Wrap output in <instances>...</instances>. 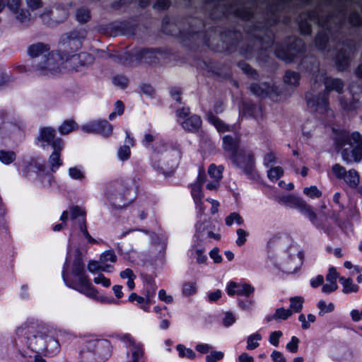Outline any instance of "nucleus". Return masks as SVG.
<instances>
[{"mask_svg": "<svg viewBox=\"0 0 362 362\" xmlns=\"http://www.w3.org/2000/svg\"><path fill=\"white\" fill-rule=\"evenodd\" d=\"M93 57L90 54L82 52L77 55H72L65 63L63 57L58 52H51L44 55L40 61L33 65V71L37 75L41 76H51L62 72L66 68L78 70L80 66L90 64Z\"/></svg>", "mask_w": 362, "mask_h": 362, "instance_id": "nucleus-1", "label": "nucleus"}, {"mask_svg": "<svg viewBox=\"0 0 362 362\" xmlns=\"http://www.w3.org/2000/svg\"><path fill=\"white\" fill-rule=\"evenodd\" d=\"M49 330L37 322H26L17 329L18 337L28 339L29 347L35 351H46L54 354L59 351V342L49 335Z\"/></svg>", "mask_w": 362, "mask_h": 362, "instance_id": "nucleus-2", "label": "nucleus"}, {"mask_svg": "<svg viewBox=\"0 0 362 362\" xmlns=\"http://www.w3.org/2000/svg\"><path fill=\"white\" fill-rule=\"evenodd\" d=\"M70 257H67L62 271V277L66 284L87 297L100 301L101 303L111 302L107 297L100 296L98 291L89 282L88 276L85 274L84 265L81 257L78 255L72 264V278L69 279L67 270L69 267Z\"/></svg>", "mask_w": 362, "mask_h": 362, "instance_id": "nucleus-3", "label": "nucleus"}, {"mask_svg": "<svg viewBox=\"0 0 362 362\" xmlns=\"http://www.w3.org/2000/svg\"><path fill=\"white\" fill-rule=\"evenodd\" d=\"M312 71L315 83L322 82L325 84L326 92L316 98H308V105L313 111L325 113L328 110V93L335 90L338 93H341L344 84L339 78L327 77L324 71L319 70L317 64L313 66Z\"/></svg>", "mask_w": 362, "mask_h": 362, "instance_id": "nucleus-4", "label": "nucleus"}, {"mask_svg": "<svg viewBox=\"0 0 362 362\" xmlns=\"http://www.w3.org/2000/svg\"><path fill=\"white\" fill-rule=\"evenodd\" d=\"M337 148H341V154L347 164L358 163L362 160V136L357 132L351 135L346 131H341L335 136Z\"/></svg>", "mask_w": 362, "mask_h": 362, "instance_id": "nucleus-5", "label": "nucleus"}, {"mask_svg": "<svg viewBox=\"0 0 362 362\" xmlns=\"http://www.w3.org/2000/svg\"><path fill=\"white\" fill-rule=\"evenodd\" d=\"M223 146L232 162L250 178H255L256 172L250 153L238 148V141L226 135L223 138Z\"/></svg>", "mask_w": 362, "mask_h": 362, "instance_id": "nucleus-6", "label": "nucleus"}, {"mask_svg": "<svg viewBox=\"0 0 362 362\" xmlns=\"http://www.w3.org/2000/svg\"><path fill=\"white\" fill-rule=\"evenodd\" d=\"M279 202L287 206L296 208L308 216L310 222L318 228L325 229V226L317 218V214L313 211L311 206L308 204L303 199L293 195L284 196L279 199Z\"/></svg>", "mask_w": 362, "mask_h": 362, "instance_id": "nucleus-7", "label": "nucleus"}, {"mask_svg": "<svg viewBox=\"0 0 362 362\" xmlns=\"http://www.w3.org/2000/svg\"><path fill=\"white\" fill-rule=\"evenodd\" d=\"M286 257L282 264V270L288 274L296 272L303 262V252L296 245L289 246L286 251Z\"/></svg>", "mask_w": 362, "mask_h": 362, "instance_id": "nucleus-8", "label": "nucleus"}, {"mask_svg": "<svg viewBox=\"0 0 362 362\" xmlns=\"http://www.w3.org/2000/svg\"><path fill=\"white\" fill-rule=\"evenodd\" d=\"M120 339L126 343L128 348L127 362H144V345L136 341L130 334H124L120 337Z\"/></svg>", "mask_w": 362, "mask_h": 362, "instance_id": "nucleus-9", "label": "nucleus"}, {"mask_svg": "<svg viewBox=\"0 0 362 362\" xmlns=\"http://www.w3.org/2000/svg\"><path fill=\"white\" fill-rule=\"evenodd\" d=\"M128 191L127 186L123 180H116L110 182L105 187V194L114 204H117L118 200L124 199Z\"/></svg>", "mask_w": 362, "mask_h": 362, "instance_id": "nucleus-10", "label": "nucleus"}, {"mask_svg": "<svg viewBox=\"0 0 362 362\" xmlns=\"http://www.w3.org/2000/svg\"><path fill=\"white\" fill-rule=\"evenodd\" d=\"M332 171L338 179H343L347 185L351 188L358 187L360 181L358 173L354 170L346 171V169L339 164H335L332 168Z\"/></svg>", "mask_w": 362, "mask_h": 362, "instance_id": "nucleus-11", "label": "nucleus"}, {"mask_svg": "<svg viewBox=\"0 0 362 362\" xmlns=\"http://www.w3.org/2000/svg\"><path fill=\"white\" fill-rule=\"evenodd\" d=\"M81 129L87 133H97L109 136L112 133V126L106 120H95L82 126Z\"/></svg>", "mask_w": 362, "mask_h": 362, "instance_id": "nucleus-12", "label": "nucleus"}, {"mask_svg": "<svg viewBox=\"0 0 362 362\" xmlns=\"http://www.w3.org/2000/svg\"><path fill=\"white\" fill-rule=\"evenodd\" d=\"M226 292L230 296L237 295L250 297L255 292V288L250 284L230 281L226 286Z\"/></svg>", "mask_w": 362, "mask_h": 362, "instance_id": "nucleus-13", "label": "nucleus"}, {"mask_svg": "<svg viewBox=\"0 0 362 362\" xmlns=\"http://www.w3.org/2000/svg\"><path fill=\"white\" fill-rule=\"evenodd\" d=\"M105 347H109V343L107 341L98 339L89 340L86 342L85 348L81 353V358L85 362H93L90 360V358H93L94 354L92 352L96 351L99 353V349Z\"/></svg>", "mask_w": 362, "mask_h": 362, "instance_id": "nucleus-14", "label": "nucleus"}, {"mask_svg": "<svg viewBox=\"0 0 362 362\" xmlns=\"http://www.w3.org/2000/svg\"><path fill=\"white\" fill-rule=\"evenodd\" d=\"M204 182V173H199V176L197 177V180L195 183L192 185V196L193 197L194 202L197 206L199 214H202L204 212L205 208L203 206V203L202 202V199L203 197V194L202 192V185Z\"/></svg>", "mask_w": 362, "mask_h": 362, "instance_id": "nucleus-15", "label": "nucleus"}, {"mask_svg": "<svg viewBox=\"0 0 362 362\" xmlns=\"http://www.w3.org/2000/svg\"><path fill=\"white\" fill-rule=\"evenodd\" d=\"M204 231L201 230V226L197 228V234L194 235V240L192 245V254L194 255L198 263H204L207 259L204 255L205 249L202 244V240L200 238H204Z\"/></svg>", "mask_w": 362, "mask_h": 362, "instance_id": "nucleus-16", "label": "nucleus"}, {"mask_svg": "<svg viewBox=\"0 0 362 362\" xmlns=\"http://www.w3.org/2000/svg\"><path fill=\"white\" fill-rule=\"evenodd\" d=\"M53 151L49 158V164L52 172H55L62 165V160L60 159L61 151L64 148L62 140H57L52 144Z\"/></svg>", "mask_w": 362, "mask_h": 362, "instance_id": "nucleus-17", "label": "nucleus"}, {"mask_svg": "<svg viewBox=\"0 0 362 362\" xmlns=\"http://www.w3.org/2000/svg\"><path fill=\"white\" fill-rule=\"evenodd\" d=\"M156 153H166V155L164 156V159H166L168 157V154L170 153L173 157V163L171 165L172 168H175L177 165V162L181 157V153L179 149H174L170 145L165 143L159 144L154 150Z\"/></svg>", "mask_w": 362, "mask_h": 362, "instance_id": "nucleus-18", "label": "nucleus"}, {"mask_svg": "<svg viewBox=\"0 0 362 362\" xmlns=\"http://www.w3.org/2000/svg\"><path fill=\"white\" fill-rule=\"evenodd\" d=\"M57 140L62 139L55 138L54 129L50 127H45L41 129L39 141L42 143V146L44 148H45L47 146H51L52 147L53 142Z\"/></svg>", "mask_w": 362, "mask_h": 362, "instance_id": "nucleus-19", "label": "nucleus"}, {"mask_svg": "<svg viewBox=\"0 0 362 362\" xmlns=\"http://www.w3.org/2000/svg\"><path fill=\"white\" fill-rule=\"evenodd\" d=\"M182 127L188 132H196L202 125V119L197 115H192L183 121L180 122Z\"/></svg>", "mask_w": 362, "mask_h": 362, "instance_id": "nucleus-20", "label": "nucleus"}, {"mask_svg": "<svg viewBox=\"0 0 362 362\" xmlns=\"http://www.w3.org/2000/svg\"><path fill=\"white\" fill-rule=\"evenodd\" d=\"M250 90L257 96L264 97L274 91V88L267 83H252L250 86Z\"/></svg>", "mask_w": 362, "mask_h": 362, "instance_id": "nucleus-21", "label": "nucleus"}, {"mask_svg": "<svg viewBox=\"0 0 362 362\" xmlns=\"http://www.w3.org/2000/svg\"><path fill=\"white\" fill-rule=\"evenodd\" d=\"M129 300L132 303H136L137 305H139L140 308L144 311H148L149 310V301L150 296H147L146 298H144L138 296L135 293H132L129 296Z\"/></svg>", "mask_w": 362, "mask_h": 362, "instance_id": "nucleus-22", "label": "nucleus"}, {"mask_svg": "<svg viewBox=\"0 0 362 362\" xmlns=\"http://www.w3.org/2000/svg\"><path fill=\"white\" fill-rule=\"evenodd\" d=\"M339 282L343 286L342 292L345 294L357 293L359 290L358 286L354 284L351 278L340 277Z\"/></svg>", "mask_w": 362, "mask_h": 362, "instance_id": "nucleus-23", "label": "nucleus"}, {"mask_svg": "<svg viewBox=\"0 0 362 362\" xmlns=\"http://www.w3.org/2000/svg\"><path fill=\"white\" fill-rule=\"evenodd\" d=\"M112 266L109 264L103 265L99 261H90L88 264V269L91 273H96L98 272H111L112 271Z\"/></svg>", "mask_w": 362, "mask_h": 362, "instance_id": "nucleus-24", "label": "nucleus"}, {"mask_svg": "<svg viewBox=\"0 0 362 362\" xmlns=\"http://www.w3.org/2000/svg\"><path fill=\"white\" fill-rule=\"evenodd\" d=\"M49 50L47 45L42 43H37L32 45L28 48L29 55L32 57H38L40 55H45V54Z\"/></svg>", "mask_w": 362, "mask_h": 362, "instance_id": "nucleus-25", "label": "nucleus"}, {"mask_svg": "<svg viewBox=\"0 0 362 362\" xmlns=\"http://www.w3.org/2000/svg\"><path fill=\"white\" fill-rule=\"evenodd\" d=\"M207 119L210 123L215 126L218 132H224L228 130V127L212 113L207 114Z\"/></svg>", "mask_w": 362, "mask_h": 362, "instance_id": "nucleus-26", "label": "nucleus"}, {"mask_svg": "<svg viewBox=\"0 0 362 362\" xmlns=\"http://www.w3.org/2000/svg\"><path fill=\"white\" fill-rule=\"evenodd\" d=\"M290 308L288 310H291L293 313H300L303 308V304L304 303V298L300 296H295L289 298Z\"/></svg>", "mask_w": 362, "mask_h": 362, "instance_id": "nucleus-27", "label": "nucleus"}, {"mask_svg": "<svg viewBox=\"0 0 362 362\" xmlns=\"http://www.w3.org/2000/svg\"><path fill=\"white\" fill-rule=\"evenodd\" d=\"M260 340H262V335L258 332L250 335L247 339V349L254 350L257 348L259 345V341Z\"/></svg>", "mask_w": 362, "mask_h": 362, "instance_id": "nucleus-28", "label": "nucleus"}, {"mask_svg": "<svg viewBox=\"0 0 362 362\" xmlns=\"http://www.w3.org/2000/svg\"><path fill=\"white\" fill-rule=\"evenodd\" d=\"M16 158V153L13 151L0 150V161L5 164L9 165Z\"/></svg>", "mask_w": 362, "mask_h": 362, "instance_id": "nucleus-29", "label": "nucleus"}, {"mask_svg": "<svg viewBox=\"0 0 362 362\" xmlns=\"http://www.w3.org/2000/svg\"><path fill=\"white\" fill-rule=\"evenodd\" d=\"M223 168L220 166H216L214 164H211L208 170V173L211 178L216 181H220L222 178V173Z\"/></svg>", "mask_w": 362, "mask_h": 362, "instance_id": "nucleus-30", "label": "nucleus"}, {"mask_svg": "<svg viewBox=\"0 0 362 362\" xmlns=\"http://www.w3.org/2000/svg\"><path fill=\"white\" fill-rule=\"evenodd\" d=\"M100 263L103 265L107 264V262H115L117 260V256L112 250H106L100 255Z\"/></svg>", "mask_w": 362, "mask_h": 362, "instance_id": "nucleus-31", "label": "nucleus"}, {"mask_svg": "<svg viewBox=\"0 0 362 362\" xmlns=\"http://www.w3.org/2000/svg\"><path fill=\"white\" fill-rule=\"evenodd\" d=\"M300 76L298 73L288 71L284 76V81L290 86H296L298 84Z\"/></svg>", "mask_w": 362, "mask_h": 362, "instance_id": "nucleus-32", "label": "nucleus"}, {"mask_svg": "<svg viewBox=\"0 0 362 362\" xmlns=\"http://www.w3.org/2000/svg\"><path fill=\"white\" fill-rule=\"evenodd\" d=\"M176 349L179 353V356L182 358L185 357L187 358L194 359L196 357V354L193 351V350L186 348L182 344H178Z\"/></svg>", "mask_w": 362, "mask_h": 362, "instance_id": "nucleus-33", "label": "nucleus"}, {"mask_svg": "<svg viewBox=\"0 0 362 362\" xmlns=\"http://www.w3.org/2000/svg\"><path fill=\"white\" fill-rule=\"evenodd\" d=\"M71 219H76L78 217H81V225H86L85 211L80 207L76 206L70 208Z\"/></svg>", "mask_w": 362, "mask_h": 362, "instance_id": "nucleus-34", "label": "nucleus"}, {"mask_svg": "<svg viewBox=\"0 0 362 362\" xmlns=\"http://www.w3.org/2000/svg\"><path fill=\"white\" fill-rule=\"evenodd\" d=\"M283 174L284 170L279 166L274 167L269 169L267 172V176L269 179L272 182L279 180L283 175Z\"/></svg>", "mask_w": 362, "mask_h": 362, "instance_id": "nucleus-35", "label": "nucleus"}, {"mask_svg": "<svg viewBox=\"0 0 362 362\" xmlns=\"http://www.w3.org/2000/svg\"><path fill=\"white\" fill-rule=\"evenodd\" d=\"M320 310L319 315H323L325 313H331L334 310V305L332 303H327L325 300H320L317 303Z\"/></svg>", "mask_w": 362, "mask_h": 362, "instance_id": "nucleus-36", "label": "nucleus"}, {"mask_svg": "<svg viewBox=\"0 0 362 362\" xmlns=\"http://www.w3.org/2000/svg\"><path fill=\"white\" fill-rule=\"evenodd\" d=\"M303 193L311 199L319 198L322 196V192L316 186H310L303 189Z\"/></svg>", "mask_w": 362, "mask_h": 362, "instance_id": "nucleus-37", "label": "nucleus"}, {"mask_svg": "<svg viewBox=\"0 0 362 362\" xmlns=\"http://www.w3.org/2000/svg\"><path fill=\"white\" fill-rule=\"evenodd\" d=\"M234 223L238 225L243 223V219L239 214L233 212L226 218V224L228 226H232Z\"/></svg>", "mask_w": 362, "mask_h": 362, "instance_id": "nucleus-38", "label": "nucleus"}, {"mask_svg": "<svg viewBox=\"0 0 362 362\" xmlns=\"http://www.w3.org/2000/svg\"><path fill=\"white\" fill-rule=\"evenodd\" d=\"M291 315H292L291 310L285 309L284 308H279L276 310L273 317L276 320H279V319L286 320Z\"/></svg>", "mask_w": 362, "mask_h": 362, "instance_id": "nucleus-39", "label": "nucleus"}, {"mask_svg": "<svg viewBox=\"0 0 362 362\" xmlns=\"http://www.w3.org/2000/svg\"><path fill=\"white\" fill-rule=\"evenodd\" d=\"M349 57L344 53H340L336 58V64L339 70H344L349 64Z\"/></svg>", "mask_w": 362, "mask_h": 362, "instance_id": "nucleus-40", "label": "nucleus"}, {"mask_svg": "<svg viewBox=\"0 0 362 362\" xmlns=\"http://www.w3.org/2000/svg\"><path fill=\"white\" fill-rule=\"evenodd\" d=\"M75 122L73 120L65 121L59 128L62 134H67L74 129Z\"/></svg>", "mask_w": 362, "mask_h": 362, "instance_id": "nucleus-41", "label": "nucleus"}, {"mask_svg": "<svg viewBox=\"0 0 362 362\" xmlns=\"http://www.w3.org/2000/svg\"><path fill=\"white\" fill-rule=\"evenodd\" d=\"M198 226H201V230L204 231V237L200 238L201 240L206 239V238H212L216 240H220L221 235L218 233H214L211 230H208L207 228H205V226H203L202 223H198L197 225V228Z\"/></svg>", "mask_w": 362, "mask_h": 362, "instance_id": "nucleus-42", "label": "nucleus"}, {"mask_svg": "<svg viewBox=\"0 0 362 362\" xmlns=\"http://www.w3.org/2000/svg\"><path fill=\"white\" fill-rule=\"evenodd\" d=\"M196 284L194 282H186L182 286V293L186 296H192L196 293Z\"/></svg>", "mask_w": 362, "mask_h": 362, "instance_id": "nucleus-43", "label": "nucleus"}, {"mask_svg": "<svg viewBox=\"0 0 362 362\" xmlns=\"http://www.w3.org/2000/svg\"><path fill=\"white\" fill-rule=\"evenodd\" d=\"M16 15V18L21 23H25L29 21L30 13L28 11L24 9H16V12H13Z\"/></svg>", "mask_w": 362, "mask_h": 362, "instance_id": "nucleus-44", "label": "nucleus"}, {"mask_svg": "<svg viewBox=\"0 0 362 362\" xmlns=\"http://www.w3.org/2000/svg\"><path fill=\"white\" fill-rule=\"evenodd\" d=\"M76 16L78 21L81 23H86L90 18V13L88 10L86 8H80L77 10Z\"/></svg>", "mask_w": 362, "mask_h": 362, "instance_id": "nucleus-45", "label": "nucleus"}, {"mask_svg": "<svg viewBox=\"0 0 362 362\" xmlns=\"http://www.w3.org/2000/svg\"><path fill=\"white\" fill-rule=\"evenodd\" d=\"M69 175L74 180H81L84 178L83 171L78 167L70 168L69 170Z\"/></svg>", "mask_w": 362, "mask_h": 362, "instance_id": "nucleus-46", "label": "nucleus"}, {"mask_svg": "<svg viewBox=\"0 0 362 362\" xmlns=\"http://www.w3.org/2000/svg\"><path fill=\"white\" fill-rule=\"evenodd\" d=\"M130 148L128 145L121 146L118 150V157L121 160H126L130 157Z\"/></svg>", "mask_w": 362, "mask_h": 362, "instance_id": "nucleus-47", "label": "nucleus"}, {"mask_svg": "<svg viewBox=\"0 0 362 362\" xmlns=\"http://www.w3.org/2000/svg\"><path fill=\"white\" fill-rule=\"evenodd\" d=\"M93 281L95 284H101L105 288H108L111 285L110 279L106 278L101 273H99L95 277H94Z\"/></svg>", "mask_w": 362, "mask_h": 362, "instance_id": "nucleus-48", "label": "nucleus"}, {"mask_svg": "<svg viewBox=\"0 0 362 362\" xmlns=\"http://www.w3.org/2000/svg\"><path fill=\"white\" fill-rule=\"evenodd\" d=\"M223 353L222 351H211L210 354L206 356V362H216L223 358Z\"/></svg>", "mask_w": 362, "mask_h": 362, "instance_id": "nucleus-49", "label": "nucleus"}, {"mask_svg": "<svg viewBox=\"0 0 362 362\" xmlns=\"http://www.w3.org/2000/svg\"><path fill=\"white\" fill-rule=\"evenodd\" d=\"M238 238L236 240V244L238 246H242L245 244V243L247 240V237L248 235V233L243 229L239 228L236 231Z\"/></svg>", "mask_w": 362, "mask_h": 362, "instance_id": "nucleus-50", "label": "nucleus"}, {"mask_svg": "<svg viewBox=\"0 0 362 362\" xmlns=\"http://www.w3.org/2000/svg\"><path fill=\"white\" fill-rule=\"evenodd\" d=\"M299 339L292 337L291 340L286 344V349L291 353H296L298 349Z\"/></svg>", "mask_w": 362, "mask_h": 362, "instance_id": "nucleus-51", "label": "nucleus"}, {"mask_svg": "<svg viewBox=\"0 0 362 362\" xmlns=\"http://www.w3.org/2000/svg\"><path fill=\"white\" fill-rule=\"evenodd\" d=\"M113 83L122 88L127 87L128 79L123 76H117L113 78Z\"/></svg>", "mask_w": 362, "mask_h": 362, "instance_id": "nucleus-52", "label": "nucleus"}, {"mask_svg": "<svg viewBox=\"0 0 362 362\" xmlns=\"http://www.w3.org/2000/svg\"><path fill=\"white\" fill-rule=\"evenodd\" d=\"M281 336L282 332L281 331L272 332L269 335V342L274 346H277L279 345V339Z\"/></svg>", "mask_w": 362, "mask_h": 362, "instance_id": "nucleus-53", "label": "nucleus"}, {"mask_svg": "<svg viewBox=\"0 0 362 362\" xmlns=\"http://www.w3.org/2000/svg\"><path fill=\"white\" fill-rule=\"evenodd\" d=\"M337 288V283L327 282L322 286V291L325 293H330L336 291Z\"/></svg>", "mask_w": 362, "mask_h": 362, "instance_id": "nucleus-54", "label": "nucleus"}, {"mask_svg": "<svg viewBox=\"0 0 362 362\" xmlns=\"http://www.w3.org/2000/svg\"><path fill=\"white\" fill-rule=\"evenodd\" d=\"M338 278V273L334 267H331L329 269V272L326 276V280L327 282L337 283Z\"/></svg>", "mask_w": 362, "mask_h": 362, "instance_id": "nucleus-55", "label": "nucleus"}, {"mask_svg": "<svg viewBox=\"0 0 362 362\" xmlns=\"http://www.w3.org/2000/svg\"><path fill=\"white\" fill-rule=\"evenodd\" d=\"M254 300H239L238 306L242 310H251L254 306Z\"/></svg>", "mask_w": 362, "mask_h": 362, "instance_id": "nucleus-56", "label": "nucleus"}, {"mask_svg": "<svg viewBox=\"0 0 362 362\" xmlns=\"http://www.w3.org/2000/svg\"><path fill=\"white\" fill-rule=\"evenodd\" d=\"M236 319L234 315L231 313H226L223 319V324L226 327H229L235 322Z\"/></svg>", "mask_w": 362, "mask_h": 362, "instance_id": "nucleus-57", "label": "nucleus"}, {"mask_svg": "<svg viewBox=\"0 0 362 362\" xmlns=\"http://www.w3.org/2000/svg\"><path fill=\"white\" fill-rule=\"evenodd\" d=\"M27 6L31 10H36L42 6V0H25Z\"/></svg>", "mask_w": 362, "mask_h": 362, "instance_id": "nucleus-58", "label": "nucleus"}, {"mask_svg": "<svg viewBox=\"0 0 362 362\" xmlns=\"http://www.w3.org/2000/svg\"><path fill=\"white\" fill-rule=\"evenodd\" d=\"M158 298L160 300L166 303H172L173 301V297L170 295H167L166 291L163 289L159 291Z\"/></svg>", "mask_w": 362, "mask_h": 362, "instance_id": "nucleus-59", "label": "nucleus"}, {"mask_svg": "<svg viewBox=\"0 0 362 362\" xmlns=\"http://www.w3.org/2000/svg\"><path fill=\"white\" fill-rule=\"evenodd\" d=\"M276 54L279 58H281L286 62H292L293 60V54H288L283 50H276Z\"/></svg>", "mask_w": 362, "mask_h": 362, "instance_id": "nucleus-60", "label": "nucleus"}, {"mask_svg": "<svg viewBox=\"0 0 362 362\" xmlns=\"http://www.w3.org/2000/svg\"><path fill=\"white\" fill-rule=\"evenodd\" d=\"M213 347L209 344H199L196 346V350L201 354H206L212 350Z\"/></svg>", "mask_w": 362, "mask_h": 362, "instance_id": "nucleus-61", "label": "nucleus"}, {"mask_svg": "<svg viewBox=\"0 0 362 362\" xmlns=\"http://www.w3.org/2000/svg\"><path fill=\"white\" fill-rule=\"evenodd\" d=\"M21 4V0H7V6L12 12H16Z\"/></svg>", "mask_w": 362, "mask_h": 362, "instance_id": "nucleus-62", "label": "nucleus"}, {"mask_svg": "<svg viewBox=\"0 0 362 362\" xmlns=\"http://www.w3.org/2000/svg\"><path fill=\"white\" fill-rule=\"evenodd\" d=\"M271 357L274 362H286L285 357L280 351H274L272 353Z\"/></svg>", "mask_w": 362, "mask_h": 362, "instance_id": "nucleus-63", "label": "nucleus"}, {"mask_svg": "<svg viewBox=\"0 0 362 362\" xmlns=\"http://www.w3.org/2000/svg\"><path fill=\"white\" fill-rule=\"evenodd\" d=\"M350 315L354 322H358L362 320V310L360 311L358 310L354 309L351 310Z\"/></svg>", "mask_w": 362, "mask_h": 362, "instance_id": "nucleus-64", "label": "nucleus"}]
</instances>
